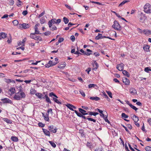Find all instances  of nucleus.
<instances>
[{
    "label": "nucleus",
    "mask_w": 151,
    "mask_h": 151,
    "mask_svg": "<svg viewBox=\"0 0 151 151\" xmlns=\"http://www.w3.org/2000/svg\"><path fill=\"white\" fill-rule=\"evenodd\" d=\"M1 101L3 103H8L12 104V102L11 100L9 99L5 98L4 99H1Z\"/></svg>",
    "instance_id": "nucleus-6"
},
{
    "label": "nucleus",
    "mask_w": 151,
    "mask_h": 151,
    "mask_svg": "<svg viewBox=\"0 0 151 151\" xmlns=\"http://www.w3.org/2000/svg\"><path fill=\"white\" fill-rule=\"evenodd\" d=\"M35 40H39L40 41H42V37L40 36H37Z\"/></svg>",
    "instance_id": "nucleus-42"
},
{
    "label": "nucleus",
    "mask_w": 151,
    "mask_h": 151,
    "mask_svg": "<svg viewBox=\"0 0 151 151\" xmlns=\"http://www.w3.org/2000/svg\"><path fill=\"white\" fill-rule=\"evenodd\" d=\"M70 39L72 42L74 41L75 40L74 36V35L71 36L70 37Z\"/></svg>",
    "instance_id": "nucleus-60"
},
{
    "label": "nucleus",
    "mask_w": 151,
    "mask_h": 151,
    "mask_svg": "<svg viewBox=\"0 0 151 151\" xmlns=\"http://www.w3.org/2000/svg\"><path fill=\"white\" fill-rule=\"evenodd\" d=\"M25 94L21 89H19L18 92L16 93L14 96L13 99L15 100H20L21 99L24 98Z\"/></svg>",
    "instance_id": "nucleus-1"
},
{
    "label": "nucleus",
    "mask_w": 151,
    "mask_h": 151,
    "mask_svg": "<svg viewBox=\"0 0 151 151\" xmlns=\"http://www.w3.org/2000/svg\"><path fill=\"white\" fill-rule=\"evenodd\" d=\"M45 14V11H44V12H42L41 14H40L38 16V18H40L41 17L43 16Z\"/></svg>",
    "instance_id": "nucleus-59"
},
{
    "label": "nucleus",
    "mask_w": 151,
    "mask_h": 151,
    "mask_svg": "<svg viewBox=\"0 0 151 151\" xmlns=\"http://www.w3.org/2000/svg\"><path fill=\"white\" fill-rule=\"evenodd\" d=\"M130 93L132 95H134L137 93L136 90L133 88H130L129 89Z\"/></svg>",
    "instance_id": "nucleus-14"
},
{
    "label": "nucleus",
    "mask_w": 151,
    "mask_h": 151,
    "mask_svg": "<svg viewBox=\"0 0 151 151\" xmlns=\"http://www.w3.org/2000/svg\"><path fill=\"white\" fill-rule=\"evenodd\" d=\"M49 27L50 28V30L52 31L56 30L57 29V28L55 25H52V24H51V27Z\"/></svg>",
    "instance_id": "nucleus-26"
},
{
    "label": "nucleus",
    "mask_w": 151,
    "mask_h": 151,
    "mask_svg": "<svg viewBox=\"0 0 151 151\" xmlns=\"http://www.w3.org/2000/svg\"><path fill=\"white\" fill-rule=\"evenodd\" d=\"M40 23L41 24H43L45 22V19L44 18L42 17L40 19Z\"/></svg>",
    "instance_id": "nucleus-41"
},
{
    "label": "nucleus",
    "mask_w": 151,
    "mask_h": 151,
    "mask_svg": "<svg viewBox=\"0 0 151 151\" xmlns=\"http://www.w3.org/2000/svg\"><path fill=\"white\" fill-rule=\"evenodd\" d=\"M58 62H53L52 61L50 60L48 62V64H49L50 66H52L55 65Z\"/></svg>",
    "instance_id": "nucleus-27"
},
{
    "label": "nucleus",
    "mask_w": 151,
    "mask_h": 151,
    "mask_svg": "<svg viewBox=\"0 0 151 151\" xmlns=\"http://www.w3.org/2000/svg\"><path fill=\"white\" fill-rule=\"evenodd\" d=\"M44 99H45V100L46 102L47 103H49L50 104H51V100L49 98L48 96L47 95H45V96H44Z\"/></svg>",
    "instance_id": "nucleus-24"
},
{
    "label": "nucleus",
    "mask_w": 151,
    "mask_h": 151,
    "mask_svg": "<svg viewBox=\"0 0 151 151\" xmlns=\"http://www.w3.org/2000/svg\"><path fill=\"white\" fill-rule=\"evenodd\" d=\"M12 37L10 35H9V38H8V40H7V42L8 43H10L12 41Z\"/></svg>",
    "instance_id": "nucleus-50"
},
{
    "label": "nucleus",
    "mask_w": 151,
    "mask_h": 151,
    "mask_svg": "<svg viewBox=\"0 0 151 151\" xmlns=\"http://www.w3.org/2000/svg\"><path fill=\"white\" fill-rule=\"evenodd\" d=\"M66 106L70 110L72 111H74L73 109H76V107L75 106L70 104H67V105H66Z\"/></svg>",
    "instance_id": "nucleus-11"
},
{
    "label": "nucleus",
    "mask_w": 151,
    "mask_h": 151,
    "mask_svg": "<svg viewBox=\"0 0 151 151\" xmlns=\"http://www.w3.org/2000/svg\"><path fill=\"white\" fill-rule=\"evenodd\" d=\"M11 139L12 141L14 142H17L18 141V138L15 136H12Z\"/></svg>",
    "instance_id": "nucleus-25"
},
{
    "label": "nucleus",
    "mask_w": 151,
    "mask_h": 151,
    "mask_svg": "<svg viewBox=\"0 0 151 151\" xmlns=\"http://www.w3.org/2000/svg\"><path fill=\"white\" fill-rule=\"evenodd\" d=\"M42 116H43L44 119L47 122H49L50 119L49 117V114L46 113V114L45 116L44 115V114L43 113H42Z\"/></svg>",
    "instance_id": "nucleus-22"
},
{
    "label": "nucleus",
    "mask_w": 151,
    "mask_h": 151,
    "mask_svg": "<svg viewBox=\"0 0 151 151\" xmlns=\"http://www.w3.org/2000/svg\"><path fill=\"white\" fill-rule=\"evenodd\" d=\"M36 91L33 89H31L30 90V93L32 94H35L36 93Z\"/></svg>",
    "instance_id": "nucleus-43"
},
{
    "label": "nucleus",
    "mask_w": 151,
    "mask_h": 151,
    "mask_svg": "<svg viewBox=\"0 0 151 151\" xmlns=\"http://www.w3.org/2000/svg\"><path fill=\"white\" fill-rule=\"evenodd\" d=\"M26 40V38H24L22 40V46H24V43L25 42Z\"/></svg>",
    "instance_id": "nucleus-62"
},
{
    "label": "nucleus",
    "mask_w": 151,
    "mask_h": 151,
    "mask_svg": "<svg viewBox=\"0 0 151 151\" xmlns=\"http://www.w3.org/2000/svg\"><path fill=\"white\" fill-rule=\"evenodd\" d=\"M145 150L146 151H151V147L147 146L145 148Z\"/></svg>",
    "instance_id": "nucleus-54"
},
{
    "label": "nucleus",
    "mask_w": 151,
    "mask_h": 151,
    "mask_svg": "<svg viewBox=\"0 0 151 151\" xmlns=\"http://www.w3.org/2000/svg\"><path fill=\"white\" fill-rule=\"evenodd\" d=\"M53 100L56 103L59 104H61V102H60L56 98L53 97L52 98Z\"/></svg>",
    "instance_id": "nucleus-37"
},
{
    "label": "nucleus",
    "mask_w": 151,
    "mask_h": 151,
    "mask_svg": "<svg viewBox=\"0 0 151 151\" xmlns=\"http://www.w3.org/2000/svg\"><path fill=\"white\" fill-rule=\"evenodd\" d=\"M49 142L53 147L54 148L56 147V145L52 141H49Z\"/></svg>",
    "instance_id": "nucleus-40"
},
{
    "label": "nucleus",
    "mask_w": 151,
    "mask_h": 151,
    "mask_svg": "<svg viewBox=\"0 0 151 151\" xmlns=\"http://www.w3.org/2000/svg\"><path fill=\"white\" fill-rule=\"evenodd\" d=\"M63 20L65 24H68L69 22L68 19L65 17H63Z\"/></svg>",
    "instance_id": "nucleus-39"
},
{
    "label": "nucleus",
    "mask_w": 151,
    "mask_h": 151,
    "mask_svg": "<svg viewBox=\"0 0 151 151\" xmlns=\"http://www.w3.org/2000/svg\"><path fill=\"white\" fill-rule=\"evenodd\" d=\"M83 97H84L85 96V94L84 92L82 90H80L79 91Z\"/></svg>",
    "instance_id": "nucleus-52"
},
{
    "label": "nucleus",
    "mask_w": 151,
    "mask_h": 151,
    "mask_svg": "<svg viewBox=\"0 0 151 151\" xmlns=\"http://www.w3.org/2000/svg\"><path fill=\"white\" fill-rule=\"evenodd\" d=\"M35 34H34V33H31L30 34L29 37L32 39L35 40V38L37 36L35 35Z\"/></svg>",
    "instance_id": "nucleus-29"
},
{
    "label": "nucleus",
    "mask_w": 151,
    "mask_h": 151,
    "mask_svg": "<svg viewBox=\"0 0 151 151\" xmlns=\"http://www.w3.org/2000/svg\"><path fill=\"white\" fill-rule=\"evenodd\" d=\"M106 92L109 97L111 98H112V94L111 93L110 91H106Z\"/></svg>",
    "instance_id": "nucleus-53"
},
{
    "label": "nucleus",
    "mask_w": 151,
    "mask_h": 151,
    "mask_svg": "<svg viewBox=\"0 0 151 151\" xmlns=\"http://www.w3.org/2000/svg\"><path fill=\"white\" fill-rule=\"evenodd\" d=\"M102 96L106 99L109 98L108 97L104 92L102 93Z\"/></svg>",
    "instance_id": "nucleus-58"
},
{
    "label": "nucleus",
    "mask_w": 151,
    "mask_h": 151,
    "mask_svg": "<svg viewBox=\"0 0 151 151\" xmlns=\"http://www.w3.org/2000/svg\"><path fill=\"white\" fill-rule=\"evenodd\" d=\"M9 93L11 95L15 93V89L14 87H11L9 90Z\"/></svg>",
    "instance_id": "nucleus-17"
},
{
    "label": "nucleus",
    "mask_w": 151,
    "mask_h": 151,
    "mask_svg": "<svg viewBox=\"0 0 151 151\" xmlns=\"http://www.w3.org/2000/svg\"><path fill=\"white\" fill-rule=\"evenodd\" d=\"M7 37V34L4 32L0 33V40L2 38H5Z\"/></svg>",
    "instance_id": "nucleus-19"
},
{
    "label": "nucleus",
    "mask_w": 151,
    "mask_h": 151,
    "mask_svg": "<svg viewBox=\"0 0 151 151\" xmlns=\"http://www.w3.org/2000/svg\"><path fill=\"white\" fill-rule=\"evenodd\" d=\"M87 120H88V121H93L94 122H96V120L95 119H93L91 118H87Z\"/></svg>",
    "instance_id": "nucleus-57"
},
{
    "label": "nucleus",
    "mask_w": 151,
    "mask_h": 151,
    "mask_svg": "<svg viewBox=\"0 0 151 151\" xmlns=\"http://www.w3.org/2000/svg\"><path fill=\"white\" fill-rule=\"evenodd\" d=\"M39 126L41 127H44L45 126V124H43L42 122H39L38 123Z\"/></svg>",
    "instance_id": "nucleus-46"
},
{
    "label": "nucleus",
    "mask_w": 151,
    "mask_h": 151,
    "mask_svg": "<svg viewBox=\"0 0 151 151\" xmlns=\"http://www.w3.org/2000/svg\"><path fill=\"white\" fill-rule=\"evenodd\" d=\"M66 66L65 63L64 62L63 64H60L58 67L60 69H63Z\"/></svg>",
    "instance_id": "nucleus-35"
},
{
    "label": "nucleus",
    "mask_w": 151,
    "mask_h": 151,
    "mask_svg": "<svg viewBox=\"0 0 151 151\" xmlns=\"http://www.w3.org/2000/svg\"><path fill=\"white\" fill-rule=\"evenodd\" d=\"M144 11L146 13H151V5L149 3L146 4L144 7Z\"/></svg>",
    "instance_id": "nucleus-2"
},
{
    "label": "nucleus",
    "mask_w": 151,
    "mask_h": 151,
    "mask_svg": "<svg viewBox=\"0 0 151 151\" xmlns=\"http://www.w3.org/2000/svg\"><path fill=\"white\" fill-rule=\"evenodd\" d=\"M139 20L142 23H144L145 22V20L147 18L146 17L145 14L143 13H141L139 16Z\"/></svg>",
    "instance_id": "nucleus-4"
},
{
    "label": "nucleus",
    "mask_w": 151,
    "mask_h": 151,
    "mask_svg": "<svg viewBox=\"0 0 151 151\" xmlns=\"http://www.w3.org/2000/svg\"><path fill=\"white\" fill-rule=\"evenodd\" d=\"M88 114L91 116L93 115L96 116L99 113L97 112H93L92 111H88Z\"/></svg>",
    "instance_id": "nucleus-28"
},
{
    "label": "nucleus",
    "mask_w": 151,
    "mask_h": 151,
    "mask_svg": "<svg viewBox=\"0 0 151 151\" xmlns=\"http://www.w3.org/2000/svg\"><path fill=\"white\" fill-rule=\"evenodd\" d=\"M132 118L134 121V122H137L139 120L138 117L135 115H133L132 117Z\"/></svg>",
    "instance_id": "nucleus-23"
},
{
    "label": "nucleus",
    "mask_w": 151,
    "mask_h": 151,
    "mask_svg": "<svg viewBox=\"0 0 151 151\" xmlns=\"http://www.w3.org/2000/svg\"><path fill=\"white\" fill-rule=\"evenodd\" d=\"M150 47L147 45H144L143 48L145 51L146 52H149Z\"/></svg>",
    "instance_id": "nucleus-21"
},
{
    "label": "nucleus",
    "mask_w": 151,
    "mask_h": 151,
    "mask_svg": "<svg viewBox=\"0 0 151 151\" xmlns=\"http://www.w3.org/2000/svg\"><path fill=\"white\" fill-rule=\"evenodd\" d=\"M147 122L149 125L151 126V118H149L147 120Z\"/></svg>",
    "instance_id": "nucleus-64"
},
{
    "label": "nucleus",
    "mask_w": 151,
    "mask_h": 151,
    "mask_svg": "<svg viewBox=\"0 0 151 151\" xmlns=\"http://www.w3.org/2000/svg\"><path fill=\"white\" fill-rule=\"evenodd\" d=\"M5 80L6 82L8 83H9L11 82H12L14 81L10 79H6Z\"/></svg>",
    "instance_id": "nucleus-49"
},
{
    "label": "nucleus",
    "mask_w": 151,
    "mask_h": 151,
    "mask_svg": "<svg viewBox=\"0 0 151 151\" xmlns=\"http://www.w3.org/2000/svg\"><path fill=\"white\" fill-rule=\"evenodd\" d=\"M123 83L126 85H129L130 83V81L129 79L127 78H124L123 79Z\"/></svg>",
    "instance_id": "nucleus-15"
},
{
    "label": "nucleus",
    "mask_w": 151,
    "mask_h": 151,
    "mask_svg": "<svg viewBox=\"0 0 151 151\" xmlns=\"http://www.w3.org/2000/svg\"><path fill=\"white\" fill-rule=\"evenodd\" d=\"M14 3V1L13 0H9V4L10 5H13Z\"/></svg>",
    "instance_id": "nucleus-48"
},
{
    "label": "nucleus",
    "mask_w": 151,
    "mask_h": 151,
    "mask_svg": "<svg viewBox=\"0 0 151 151\" xmlns=\"http://www.w3.org/2000/svg\"><path fill=\"white\" fill-rule=\"evenodd\" d=\"M79 111L83 115H86L88 114L87 113H86V111L81 108L78 109Z\"/></svg>",
    "instance_id": "nucleus-18"
},
{
    "label": "nucleus",
    "mask_w": 151,
    "mask_h": 151,
    "mask_svg": "<svg viewBox=\"0 0 151 151\" xmlns=\"http://www.w3.org/2000/svg\"><path fill=\"white\" fill-rule=\"evenodd\" d=\"M143 34L146 36L151 35V31L148 29L143 30Z\"/></svg>",
    "instance_id": "nucleus-12"
},
{
    "label": "nucleus",
    "mask_w": 151,
    "mask_h": 151,
    "mask_svg": "<svg viewBox=\"0 0 151 151\" xmlns=\"http://www.w3.org/2000/svg\"><path fill=\"white\" fill-rule=\"evenodd\" d=\"M64 39L63 38H60L58 40V43H60L64 41Z\"/></svg>",
    "instance_id": "nucleus-61"
},
{
    "label": "nucleus",
    "mask_w": 151,
    "mask_h": 151,
    "mask_svg": "<svg viewBox=\"0 0 151 151\" xmlns=\"http://www.w3.org/2000/svg\"><path fill=\"white\" fill-rule=\"evenodd\" d=\"M12 23L14 26L17 25L19 23L18 21L16 20H13L12 22Z\"/></svg>",
    "instance_id": "nucleus-45"
},
{
    "label": "nucleus",
    "mask_w": 151,
    "mask_h": 151,
    "mask_svg": "<svg viewBox=\"0 0 151 151\" xmlns=\"http://www.w3.org/2000/svg\"><path fill=\"white\" fill-rule=\"evenodd\" d=\"M56 24V19L55 18L52 19L51 20L49 21L48 23V24L49 27H51V24Z\"/></svg>",
    "instance_id": "nucleus-9"
},
{
    "label": "nucleus",
    "mask_w": 151,
    "mask_h": 151,
    "mask_svg": "<svg viewBox=\"0 0 151 151\" xmlns=\"http://www.w3.org/2000/svg\"><path fill=\"white\" fill-rule=\"evenodd\" d=\"M45 35L47 36L50 35L51 34V32L50 31H47L43 33Z\"/></svg>",
    "instance_id": "nucleus-55"
},
{
    "label": "nucleus",
    "mask_w": 151,
    "mask_h": 151,
    "mask_svg": "<svg viewBox=\"0 0 151 151\" xmlns=\"http://www.w3.org/2000/svg\"><path fill=\"white\" fill-rule=\"evenodd\" d=\"M4 121L6 122L8 124H11L12 123L11 120L6 118H4L3 119Z\"/></svg>",
    "instance_id": "nucleus-30"
},
{
    "label": "nucleus",
    "mask_w": 151,
    "mask_h": 151,
    "mask_svg": "<svg viewBox=\"0 0 151 151\" xmlns=\"http://www.w3.org/2000/svg\"><path fill=\"white\" fill-rule=\"evenodd\" d=\"M130 107L131 108L134 110L136 111L138 109L137 108H136L135 106L132 105V104L131 105Z\"/></svg>",
    "instance_id": "nucleus-47"
},
{
    "label": "nucleus",
    "mask_w": 151,
    "mask_h": 151,
    "mask_svg": "<svg viewBox=\"0 0 151 151\" xmlns=\"http://www.w3.org/2000/svg\"><path fill=\"white\" fill-rule=\"evenodd\" d=\"M95 85L94 84H90L88 85L89 88H91L92 87H94Z\"/></svg>",
    "instance_id": "nucleus-56"
},
{
    "label": "nucleus",
    "mask_w": 151,
    "mask_h": 151,
    "mask_svg": "<svg viewBox=\"0 0 151 151\" xmlns=\"http://www.w3.org/2000/svg\"><path fill=\"white\" fill-rule=\"evenodd\" d=\"M122 73L124 75L127 76L128 77H129V73L126 70H123Z\"/></svg>",
    "instance_id": "nucleus-32"
},
{
    "label": "nucleus",
    "mask_w": 151,
    "mask_h": 151,
    "mask_svg": "<svg viewBox=\"0 0 151 151\" xmlns=\"http://www.w3.org/2000/svg\"><path fill=\"white\" fill-rule=\"evenodd\" d=\"M129 2V1H127V0L121 2L119 5V7L122 6L125 3Z\"/></svg>",
    "instance_id": "nucleus-33"
},
{
    "label": "nucleus",
    "mask_w": 151,
    "mask_h": 151,
    "mask_svg": "<svg viewBox=\"0 0 151 151\" xmlns=\"http://www.w3.org/2000/svg\"><path fill=\"white\" fill-rule=\"evenodd\" d=\"M112 27L116 30L118 31L121 30V27L118 22L117 21L115 20L114 21V24L112 26Z\"/></svg>",
    "instance_id": "nucleus-3"
},
{
    "label": "nucleus",
    "mask_w": 151,
    "mask_h": 151,
    "mask_svg": "<svg viewBox=\"0 0 151 151\" xmlns=\"http://www.w3.org/2000/svg\"><path fill=\"white\" fill-rule=\"evenodd\" d=\"M35 95L37 96L38 98L41 99L42 98L44 99L45 97L41 93H36L35 94Z\"/></svg>",
    "instance_id": "nucleus-16"
},
{
    "label": "nucleus",
    "mask_w": 151,
    "mask_h": 151,
    "mask_svg": "<svg viewBox=\"0 0 151 151\" xmlns=\"http://www.w3.org/2000/svg\"><path fill=\"white\" fill-rule=\"evenodd\" d=\"M49 96L50 97H52V96H53L55 97V98H58V96L52 92L50 93H49Z\"/></svg>",
    "instance_id": "nucleus-38"
},
{
    "label": "nucleus",
    "mask_w": 151,
    "mask_h": 151,
    "mask_svg": "<svg viewBox=\"0 0 151 151\" xmlns=\"http://www.w3.org/2000/svg\"><path fill=\"white\" fill-rule=\"evenodd\" d=\"M48 128L50 131L53 133H56L57 130V129L56 128V127L53 125L49 126Z\"/></svg>",
    "instance_id": "nucleus-5"
},
{
    "label": "nucleus",
    "mask_w": 151,
    "mask_h": 151,
    "mask_svg": "<svg viewBox=\"0 0 151 151\" xmlns=\"http://www.w3.org/2000/svg\"><path fill=\"white\" fill-rule=\"evenodd\" d=\"M103 37L102 34H99L97 36H96L95 37V39L96 40H99L101 38H103Z\"/></svg>",
    "instance_id": "nucleus-34"
},
{
    "label": "nucleus",
    "mask_w": 151,
    "mask_h": 151,
    "mask_svg": "<svg viewBox=\"0 0 151 151\" xmlns=\"http://www.w3.org/2000/svg\"><path fill=\"white\" fill-rule=\"evenodd\" d=\"M124 65L123 63L117 65L116 66V68L119 71H123L124 68Z\"/></svg>",
    "instance_id": "nucleus-8"
},
{
    "label": "nucleus",
    "mask_w": 151,
    "mask_h": 151,
    "mask_svg": "<svg viewBox=\"0 0 151 151\" xmlns=\"http://www.w3.org/2000/svg\"><path fill=\"white\" fill-rule=\"evenodd\" d=\"M122 117L125 118H127L128 117V116L126 114L124 113H122Z\"/></svg>",
    "instance_id": "nucleus-51"
},
{
    "label": "nucleus",
    "mask_w": 151,
    "mask_h": 151,
    "mask_svg": "<svg viewBox=\"0 0 151 151\" xmlns=\"http://www.w3.org/2000/svg\"><path fill=\"white\" fill-rule=\"evenodd\" d=\"M39 25V24H36L35 26L34 29H35V33L34 34H41V33H40L38 29V27Z\"/></svg>",
    "instance_id": "nucleus-10"
},
{
    "label": "nucleus",
    "mask_w": 151,
    "mask_h": 151,
    "mask_svg": "<svg viewBox=\"0 0 151 151\" xmlns=\"http://www.w3.org/2000/svg\"><path fill=\"white\" fill-rule=\"evenodd\" d=\"M89 99L91 100H95L96 101H98L100 99V98L98 97H90Z\"/></svg>",
    "instance_id": "nucleus-31"
},
{
    "label": "nucleus",
    "mask_w": 151,
    "mask_h": 151,
    "mask_svg": "<svg viewBox=\"0 0 151 151\" xmlns=\"http://www.w3.org/2000/svg\"><path fill=\"white\" fill-rule=\"evenodd\" d=\"M137 30L140 33H143V30H142L140 28H138Z\"/></svg>",
    "instance_id": "nucleus-63"
},
{
    "label": "nucleus",
    "mask_w": 151,
    "mask_h": 151,
    "mask_svg": "<svg viewBox=\"0 0 151 151\" xmlns=\"http://www.w3.org/2000/svg\"><path fill=\"white\" fill-rule=\"evenodd\" d=\"M16 5L18 7L22 5V2L20 0H17Z\"/></svg>",
    "instance_id": "nucleus-36"
},
{
    "label": "nucleus",
    "mask_w": 151,
    "mask_h": 151,
    "mask_svg": "<svg viewBox=\"0 0 151 151\" xmlns=\"http://www.w3.org/2000/svg\"><path fill=\"white\" fill-rule=\"evenodd\" d=\"M42 130L43 131V132H44V134L46 136H48L49 137L50 136V133L48 130H47L46 129L42 128Z\"/></svg>",
    "instance_id": "nucleus-13"
},
{
    "label": "nucleus",
    "mask_w": 151,
    "mask_h": 151,
    "mask_svg": "<svg viewBox=\"0 0 151 151\" xmlns=\"http://www.w3.org/2000/svg\"><path fill=\"white\" fill-rule=\"evenodd\" d=\"M20 27H21V29H26L28 28L29 27V24L27 23H23L22 24H19Z\"/></svg>",
    "instance_id": "nucleus-7"
},
{
    "label": "nucleus",
    "mask_w": 151,
    "mask_h": 151,
    "mask_svg": "<svg viewBox=\"0 0 151 151\" xmlns=\"http://www.w3.org/2000/svg\"><path fill=\"white\" fill-rule=\"evenodd\" d=\"M144 71L147 73H149V71H151V69L149 67H146L145 68Z\"/></svg>",
    "instance_id": "nucleus-44"
},
{
    "label": "nucleus",
    "mask_w": 151,
    "mask_h": 151,
    "mask_svg": "<svg viewBox=\"0 0 151 151\" xmlns=\"http://www.w3.org/2000/svg\"><path fill=\"white\" fill-rule=\"evenodd\" d=\"M93 70H96L98 67V65L97 63L95 61L93 64Z\"/></svg>",
    "instance_id": "nucleus-20"
}]
</instances>
